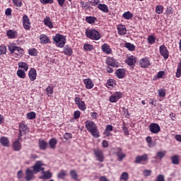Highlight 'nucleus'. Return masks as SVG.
Here are the masks:
<instances>
[{"label":"nucleus","instance_id":"nucleus-20","mask_svg":"<svg viewBox=\"0 0 181 181\" xmlns=\"http://www.w3.org/2000/svg\"><path fill=\"white\" fill-rule=\"evenodd\" d=\"M6 36L8 39H16L18 37V31L8 30L6 31Z\"/></svg>","mask_w":181,"mask_h":181},{"label":"nucleus","instance_id":"nucleus-53","mask_svg":"<svg viewBox=\"0 0 181 181\" xmlns=\"http://www.w3.org/2000/svg\"><path fill=\"white\" fill-rule=\"evenodd\" d=\"M40 2H41L42 5H47V4H54V0H40Z\"/></svg>","mask_w":181,"mask_h":181},{"label":"nucleus","instance_id":"nucleus-61","mask_svg":"<svg viewBox=\"0 0 181 181\" xmlns=\"http://www.w3.org/2000/svg\"><path fill=\"white\" fill-rule=\"evenodd\" d=\"M107 86H110V87H114V86L115 84V81H114V79H109L107 81Z\"/></svg>","mask_w":181,"mask_h":181},{"label":"nucleus","instance_id":"nucleus-28","mask_svg":"<svg viewBox=\"0 0 181 181\" xmlns=\"http://www.w3.org/2000/svg\"><path fill=\"white\" fill-rule=\"evenodd\" d=\"M117 78H124L125 77V70L124 69H118L115 71Z\"/></svg>","mask_w":181,"mask_h":181},{"label":"nucleus","instance_id":"nucleus-26","mask_svg":"<svg viewBox=\"0 0 181 181\" xmlns=\"http://www.w3.org/2000/svg\"><path fill=\"white\" fill-rule=\"evenodd\" d=\"M98 8L100 11H102V12H104V13H108V12H110V10L108 8V6H107L105 4H98Z\"/></svg>","mask_w":181,"mask_h":181},{"label":"nucleus","instance_id":"nucleus-58","mask_svg":"<svg viewBox=\"0 0 181 181\" xmlns=\"http://www.w3.org/2000/svg\"><path fill=\"white\" fill-rule=\"evenodd\" d=\"M159 97H165L166 96V92L165 91V89H160L158 90Z\"/></svg>","mask_w":181,"mask_h":181},{"label":"nucleus","instance_id":"nucleus-19","mask_svg":"<svg viewBox=\"0 0 181 181\" xmlns=\"http://www.w3.org/2000/svg\"><path fill=\"white\" fill-rule=\"evenodd\" d=\"M101 49L102 52H103V53H105L106 54H111V53H112V49H111V47L107 43H104L101 46Z\"/></svg>","mask_w":181,"mask_h":181},{"label":"nucleus","instance_id":"nucleus-57","mask_svg":"<svg viewBox=\"0 0 181 181\" xmlns=\"http://www.w3.org/2000/svg\"><path fill=\"white\" fill-rule=\"evenodd\" d=\"M80 115H81V112H80V110H76L74 112V118L75 119H78V118H80Z\"/></svg>","mask_w":181,"mask_h":181},{"label":"nucleus","instance_id":"nucleus-32","mask_svg":"<svg viewBox=\"0 0 181 181\" xmlns=\"http://www.w3.org/2000/svg\"><path fill=\"white\" fill-rule=\"evenodd\" d=\"M67 176V171L64 170H62L58 174L57 177L58 179H62V180H64L66 179V177Z\"/></svg>","mask_w":181,"mask_h":181},{"label":"nucleus","instance_id":"nucleus-51","mask_svg":"<svg viewBox=\"0 0 181 181\" xmlns=\"http://www.w3.org/2000/svg\"><path fill=\"white\" fill-rule=\"evenodd\" d=\"M117 158H118V160H119V162L122 161V159H124V158H125L127 156V155H125V153H124L122 152V151L119 153L117 155Z\"/></svg>","mask_w":181,"mask_h":181},{"label":"nucleus","instance_id":"nucleus-24","mask_svg":"<svg viewBox=\"0 0 181 181\" xmlns=\"http://www.w3.org/2000/svg\"><path fill=\"white\" fill-rule=\"evenodd\" d=\"M126 63L127 64H128V66H134L135 63H136V57L134 55L130 56L129 58L127 59Z\"/></svg>","mask_w":181,"mask_h":181},{"label":"nucleus","instance_id":"nucleus-18","mask_svg":"<svg viewBox=\"0 0 181 181\" xmlns=\"http://www.w3.org/2000/svg\"><path fill=\"white\" fill-rule=\"evenodd\" d=\"M83 83L87 90H91L94 87V82L90 78L84 79Z\"/></svg>","mask_w":181,"mask_h":181},{"label":"nucleus","instance_id":"nucleus-62","mask_svg":"<svg viewBox=\"0 0 181 181\" xmlns=\"http://www.w3.org/2000/svg\"><path fill=\"white\" fill-rule=\"evenodd\" d=\"M66 0H57V2L61 8H63L64 6V4H66Z\"/></svg>","mask_w":181,"mask_h":181},{"label":"nucleus","instance_id":"nucleus-52","mask_svg":"<svg viewBox=\"0 0 181 181\" xmlns=\"http://www.w3.org/2000/svg\"><path fill=\"white\" fill-rule=\"evenodd\" d=\"M173 13V8L172 6H168L165 10L166 15H172Z\"/></svg>","mask_w":181,"mask_h":181},{"label":"nucleus","instance_id":"nucleus-42","mask_svg":"<svg viewBox=\"0 0 181 181\" xmlns=\"http://www.w3.org/2000/svg\"><path fill=\"white\" fill-rule=\"evenodd\" d=\"M70 176L74 180H77L78 178V175H77V171H76V170H71L70 171Z\"/></svg>","mask_w":181,"mask_h":181},{"label":"nucleus","instance_id":"nucleus-40","mask_svg":"<svg viewBox=\"0 0 181 181\" xmlns=\"http://www.w3.org/2000/svg\"><path fill=\"white\" fill-rule=\"evenodd\" d=\"M83 49L86 52H91V50L94 49V47L93 46V45H90V44H84Z\"/></svg>","mask_w":181,"mask_h":181},{"label":"nucleus","instance_id":"nucleus-31","mask_svg":"<svg viewBox=\"0 0 181 181\" xmlns=\"http://www.w3.org/2000/svg\"><path fill=\"white\" fill-rule=\"evenodd\" d=\"M165 155L166 151H158L157 152L156 156L153 157V159H160L161 160V159H163V158H165Z\"/></svg>","mask_w":181,"mask_h":181},{"label":"nucleus","instance_id":"nucleus-25","mask_svg":"<svg viewBox=\"0 0 181 181\" xmlns=\"http://www.w3.org/2000/svg\"><path fill=\"white\" fill-rule=\"evenodd\" d=\"M38 145H39V148L41 151H46V149L47 148V141H46L45 140H43V139H40Z\"/></svg>","mask_w":181,"mask_h":181},{"label":"nucleus","instance_id":"nucleus-30","mask_svg":"<svg viewBox=\"0 0 181 181\" xmlns=\"http://www.w3.org/2000/svg\"><path fill=\"white\" fill-rule=\"evenodd\" d=\"M49 145L51 149H56V146L57 145V139L52 138L49 141Z\"/></svg>","mask_w":181,"mask_h":181},{"label":"nucleus","instance_id":"nucleus-14","mask_svg":"<svg viewBox=\"0 0 181 181\" xmlns=\"http://www.w3.org/2000/svg\"><path fill=\"white\" fill-rule=\"evenodd\" d=\"M107 66H111V67H118L119 64L117 62V59H114L113 57H107L105 62Z\"/></svg>","mask_w":181,"mask_h":181},{"label":"nucleus","instance_id":"nucleus-41","mask_svg":"<svg viewBox=\"0 0 181 181\" xmlns=\"http://www.w3.org/2000/svg\"><path fill=\"white\" fill-rule=\"evenodd\" d=\"M129 179V174L127 172H124L122 173L120 176V180L127 181Z\"/></svg>","mask_w":181,"mask_h":181},{"label":"nucleus","instance_id":"nucleus-50","mask_svg":"<svg viewBox=\"0 0 181 181\" xmlns=\"http://www.w3.org/2000/svg\"><path fill=\"white\" fill-rule=\"evenodd\" d=\"M117 158H118V160H119V162L122 161V159H124V158H125L127 156V155H125V153H124L122 152V151L119 153L117 155Z\"/></svg>","mask_w":181,"mask_h":181},{"label":"nucleus","instance_id":"nucleus-9","mask_svg":"<svg viewBox=\"0 0 181 181\" xmlns=\"http://www.w3.org/2000/svg\"><path fill=\"white\" fill-rule=\"evenodd\" d=\"M74 101L78 106V108H79L81 111H86L87 110V107L86 106V102L83 101L81 98H75Z\"/></svg>","mask_w":181,"mask_h":181},{"label":"nucleus","instance_id":"nucleus-55","mask_svg":"<svg viewBox=\"0 0 181 181\" xmlns=\"http://www.w3.org/2000/svg\"><path fill=\"white\" fill-rule=\"evenodd\" d=\"M112 149L114 151L115 155H117V154L120 153L121 151H122V148L121 147H116V148H113Z\"/></svg>","mask_w":181,"mask_h":181},{"label":"nucleus","instance_id":"nucleus-8","mask_svg":"<svg viewBox=\"0 0 181 181\" xmlns=\"http://www.w3.org/2000/svg\"><path fill=\"white\" fill-rule=\"evenodd\" d=\"M93 153L97 158V160L99 162H104L105 158H104V153L103 152V150L100 148H95L93 149Z\"/></svg>","mask_w":181,"mask_h":181},{"label":"nucleus","instance_id":"nucleus-3","mask_svg":"<svg viewBox=\"0 0 181 181\" xmlns=\"http://www.w3.org/2000/svg\"><path fill=\"white\" fill-rule=\"evenodd\" d=\"M53 40L55 42L57 47H64L66 42V37L60 34H56L53 37Z\"/></svg>","mask_w":181,"mask_h":181},{"label":"nucleus","instance_id":"nucleus-5","mask_svg":"<svg viewBox=\"0 0 181 181\" xmlns=\"http://www.w3.org/2000/svg\"><path fill=\"white\" fill-rule=\"evenodd\" d=\"M45 166H46V165L43 163V161H37L33 166V170L34 173H39V172H45Z\"/></svg>","mask_w":181,"mask_h":181},{"label":"nucleus","instance_id":"nucleus-7","mask_svg":"<svg viewBox=\"0 0 181 181\" xmlns=\"http://www.w3.org/2000/svg\"><path fill=\"white\" fill-rule=\"evenodd\" d=\"M18 129H19V134H18L19 139H21L22 135H25V134H26L28 131H29V128L23 122H21L19 124Z\"/></svg>","mask_w":181,"mask_h":181},{"label":"nucleus","instance_id":"nucleus-12","mask_svg":"<svg viewBox=\"0 0 181 181\" xmlns=\"http://www.w3.org/2000/svg\"><path fill=\"white\" fill-rule=\"evenodd\" d=\"M23 26L24 28V29H25L26 30H30V19H29V17L25 14L23 16Z\"/></svg>","mask_w":181,"mask_h":181},{"label":"nucleus","instance_id":"nucleus-60","mask_svg":"<svg viewBox=\"0 0 181 181\" xmlns=\"http://www.w3.org/2000/svg\"><path fill=\"white\" fill-rule=\"evenodd\" d=\"M144 176H145L146 177L148 176H151V175H152V170H145L143 172Z\"/></svg>","mask_w":181,"mask_h":181},{"label":"nucleus","instance_id":"nucleus-11","mask_svg":"<svg viewBox=\"0 0 181 181\" xmlns=\"http://www.w3.org/2000/svg\"><path fill=\"white\" fill-rule=\"evenodd\" d=\"M120 98H122V92H115L109 98V101L110 103H117Z\"/></svg>","mask_w":181,"mask_h":181},{"label":"nucleus","instance_id":"nucleus-4","mask_svg":"<svg viewBox=\"0 0 181 181\" xmlns=\"http://www.w3.org/2000/svg\"><path fill=\"white\" fill-rule=\"evenodd\" d=\"M8 50L15 57H18V56H22L25 52L23 48L12 45H8Z\"/></svg>","mask_w":181,"mask_h":181},{"label":"nucleus","instance_id":"nucleus-46","mask_svg":"<svg viewBox=\"0 0 181 181\" xmlns=\"http://www.w3.org/2000/svg\"><path fill=\"white\" fill-rule=\"evenodd\" d=\"M12 1H13V5L17 8H21L22 5H23L22 0H12Z\"/></svg>","mask_w":181,"mask_h":181},{"label":"nucleus","instance_id":"nucleus-17","mask_svg":"<svg viewBox=\"0 0 181 181\" xmlns=\"http://www.w3.org/2000/svg\"><path fill=\"white\" fill-rule=\"evenodd\" d=\"M148 160V155L143 154L141 156H138L136 157L134 163H142V162H146Z\"/></svg>","mask_w":181,"mask_h":181},{"label":"nucleus","instance_id":"nucleus-27","mask_svg":"<svg viewBox=\"0 0 181 181\" xmlns=\"http://www.w3.org/2000/svg\"><path fill=\"white\" fill-rule=\"evenodd\" d=\"M40 40L42 45H47V43H50V39L46 35H40Z\"/></svg>","mask_w":181,"mask_h":181},{"label":"nucleus","instance_id":"nucleus-36","mask_svg":"<svg viewBox=\"0 0 181 181\" xmlns=\"http://www.w3.org/2000/svg\"><path fill=\"white\" fill-rule=\"evenodd\" d=\"M124 47H126V49H128V50H129L130 52H134L135 50V45H134V44L131 42H126L124 44Z\"/></svg>","mask_w":181,"mask_h":181},{"label":"nucleus","instance_id":"nucleus-33","mask_svg":"<svg viewBox=\"0 0 181 181\" xmlns=\"http://www.w3.org/2000/svg\"><path fill=\"white\" fill-rule=\"evenodd\" d=\"M86 22L90 25H93V23H95V22H97V18L95 16H87L86 18Z\"/></svg>","mask_w":181,"mask_h":181},{"label":"nucleus","instance_id":"nucleus-47","mask_svg":"<svg viewBox=\"0 0 181 181\" xmlns=\"http://www.w3.org/2000/svg\"><path fill=\"white\" fill-rule=\"evenodd\" d=\"M28 54L30 56H37V49L35 48H30L28 49Z\"/></svg>","mask_w":181,"mask_h":181},{"label":"nucleus","instance_id":"nucleus-48","mask_svg":"<svg viewBox=\"0 0 181 181\" xmlns=\"http://www.w3.org/2000/svg\"><path fill=\"white\" fill-rule=\"evenodd\" d=\"M48 97H50V95H52V94H53V87L49 86L48 87H47L46 90H45Z\"/></svg>","mask_w":181,"mask_h":181},{"label":"nucleus","instance_id":"nucleus-16","mask_svg":"<svg viewBox=\"0 0 181 181\" xmlns=\"http://www.w3.org/2000/svg\"><path fill=\"white\" fill-rule=\"evenodd\" d=\"M28 77L30 81H35L36 80V77H37V73L36 72V69L35 68H31L28 72Z\"/></svg>","mask_w":181,"mask_h":181},{"label":"nucleus","instance_id":"nucleus-13","mask_svg":"<svg viewBox=\"0 0 181 181\" xmlns=\"http://www.w3.org/2000/svg\"><path fill=\"white\" fill-rule=\"evenodd\" d=\"M149 131L151 134H159L160 132V126L158 123H151L149 125Z\"/></svg>","mask_w":181,"mask_h":181},{"label":"nucleus","instance_id":"nucleus-63","mask_svg":"<svg viewBox=\"0 0 181 181\" xmlns=\"http://www.w3.org/2000/svg\"><path fill=\"white\" fill-rule=\"evenodd\" d=\"M43 173L45 179H50V177H52V173L49 171L44 172Z\"/></svg>","mask_w":181,"mask_h":181},{"label":"nucleus","instance_id":"nucleus-22","mask_svg":"<svg viewBox=\"0 0 181 181\" xmlns=\"http://www.w3.org/2000/svg\"><path fill=\"white\" fill-rule=\"evenodd\" d=\"M0 143L5 148H9L11 146V142L9 141V139L8 137L2 136L0 138Z\"/></svg>","mask_w":181,"mask_h":181},{"label":"nucleus","instance_id":"nucleus-34","mask_svg":"<svg viewBox=\"0 0 181 181\" xmlns=\"http://www.w3.org/2000/svg\"><path fill=\"white\" fill-rule=\"evenodd\" d=\"M64 53L66 56H71L73 54V49L69 46H65L64 47Z\"/></svg>","mask_w":181,"mask_h":181},{"label":"nucleus","instance_id":"nucleus-6","mask_svg":"<svg viewBox=\"0 0 181 181\" xmlns=\"http://www.w3.org/2000/svg\"><path fill=\"white\" fill-rule=\"evenodd\" d=\"M159 53L160 56L163 57L165 60H168L169 59V50L165 45H162L159 47Z\"/></svg>","mask_w":181,"mask_h":181},{"label":"nucleus","instance_id":"nucleus-38","mask_svg":"<svg viewBox=\"0 0 181 181\" xmlns=\"http://www.w3.org/2000/svg\"><path fill=\"white\" fill-rule=\"evenodd\" d=\"M122 16L123 18H124V19L129 20L132 19V18L134 17V14H132L131 11H127L122 14Z\"/></svg>","mask_w":181,"mask_h":181},{"label":"nucleus","instance_id":"nucleus-59","mask_svg":"<svg viewBox=\"0 0 181 181\" xmlns=\"http://www.w3.org/2000/svg\"><path fill=\"white\" fill-rule=\"evenodd\" d=\"M81 8H83V9H88V2H84V1H81Z\"/></svg>","mask_w":181,"mask_h":181},{"label":"nucleus","instance_id":"nucleus-23","mask_svg":"<svg viewBox=\"0 0 181 181\" xmlns=\"http://www.w3.org/2000/svg\"><path fill=\"white\" fill-rule=\"evenodd\" d=\"M117 33L120 36H124L127 33V27L125 25H117Z\"/></svg>","mask_w":181,"mask_h":181},{"label":"nucleus","instance_id":"nucleus-10","mask_svg":"<svg viewBox=\"0 0 181 181\" xmlns=\"http://www.w3.org/2000/svg\"><path fill=\"white\" fill-rule=\"evenodd\" d=\"M139 66L141 69H148L151 66V59L146 57L139 60Z\"/></svg>","mask_w":181,"mask_h":181},{"label":"nucleus","instance_id":"nucleus-49","mask_svg":"<svg viewBox=\"0 0 181 181\" xmlns=\"http://www.w3.org/2000/svg\"><path fill=\"white\" fill-rule=\"evenodd\" d=\"M28 119H35L36 118V113L35 112H30L27 114Z\"/></svg>","mask_w":181,"mask_h":181},{"label":"nucleus","instance_id":"nucleus-43","mask_svg":"<svg viewBox=\"0 0 181 181\" xmlns=\"http://www.w3.org/2000/svg\"><path fill=\"white\" fill-rule=\"evenodd\" d=\"M17 76L20 77V78H26V74L25 73V71L22 69H18L17 71Z\"/></svg>","mask_w":181,"mask_h":181},{"label":"nucleus","instance_id":"nucleus-37","mask_svg":"<svg viewBox=\"0 0 181 181\" xmlns=\"http://www.w3.org/2000/svg\"><path fill=\"white\" fill-rule=\"evenodd\" d=\"M175 77H177V78H180L181 77V61L177 64Z\"/></svg>","mask_w":181,"mask_h":181},{"label":"nucleus","instance_id":"nucleus-29","mask_svg":"<svg viewBox=\"0 0 181 181\" xmlns=\"http://www.w3.org/2000/svg\"><path fill=\"white\" fill-rule=\"evenodd\" d=\"M44 24L45 26L49 28V29H53V28H54L53 25V22H52V20H50V17H47L44 19Z\"/></svg>","mask_w":181,"mask_h":181},{"label":"nucleus","instance_id":"nucleus-21","mask_svg":"<svg viewBox=\"0 0 181 181\" xmlns=\"http://www.w3.org/2000/svg\"><path fill=\"white\" fill-rule=\"evenodd\" d=\"M21 141V139L16 140L13 144H12V148L13 149V151H19L21 149H22V144H21V142L19 141Z\"/></svg>","mask_w":181,"mask_h":181},{"label":"nucleus","instance_id":"nucleus-39","mask_svg":"<svg viewBox=\"0 0 181 181\" xmlns=\"http://www.w3.org/2000/svg\"><path fill=\"white\" fill-rule=\"evenodd\" d=\"M148 45H155L156 42V37L153 35H149L147 38Z\"/></svg>","mask_w":181,"mask_h":181},{"label":"nucleus","instance_id":"nucleus-1","mask_svg":"<svg viewBox=\"0 0 181 181\" xmlns=\"http://www.w3.org/2000/svg\"><path fill=\"white\" fill-rule=\"evenodd\" d=\"M85 127L88 132H90V134L94 136V138H100L98 127H97V124L91 120H87L85 122Z\"/></svg>","mask_w":181,"mask_h":181},{"label":"nucleus","instance_id":"nucleus-35","mask_svg":"<svg viewBox=\"0 0 181 181\" xmlns=\"http://www.w3.org/2000/svg\"><path fill=\"white\" fill-rule=\"evenodd\" d=\"M18 67L19 69H23L24 71H28L29 69V65L26 62H19Z\"/></svg>","mask_w":181,"mask_h":181},{"label":"nucleus","instance_id":"nucleus-15","mask_svg":"<svg viewBox=\"0 0 181 181\" xmlns=\"http://www.w3.org/2000/svg\"><path fill=\"white\" fill-rule=\"evenodd\" d=\"M26 175H25V180L26 181H30L33 180V177H35V172H33V170H30V168H28L25 171Z\"/></svg>","mask_w":181,"mask_h":181},{"label":"nucleus","instance_id":"nucleus-45","mask_svg":"<svg viewBox=\"0 0 181 181\" xmlns=\"http://www.w3.org/2000/svg\"><path fill=\"white\" fill-rule=\"evenodd\" d=\"M156 13H158V15H160L161 13H163V6L158 5L156 7Z\"/></svg>","mask_w":181,"mask_h":181},{"label":"nucleus","instance_id":"nucleus-64","mask_svg":"<svg viewBox=\"0 0 181 181\" xmlns=\"http://www.w3.org/2000/svg\"><path fill=\"white\" fill-rule=\"evenodd\" d=\"M156 181H165V176L163 175H158Z\"/></svg>","mask_w":181,"mask_h":181},{"label":"nucleus","instance_id":"nucleus-54","mask_svg":"<svg viewBox=\"0 0 181 181\" xmlns=\"http://www.w3.org/2000/svg\"><path fill=\"white\" fill-rule=\"evenodd\" d=\"M6 53V46L1 45L0 46V55L5 54Z\"/></svg>","mask_w":181,"mask_h":181},{"label":"nucleus","instance_id":"nucleus-2","mask_svg":"<svg viewBox=\"0 0 181 181\" xmlns=\"http://www.w3.org/2000/svg\"><path fill=\"white\" fill-rule=\"evenodd\" d=\"M85 35L90 40H100L101 39V33L94 28L86 29Z\"/></svg>","mask_w":181,"mask_h":181},{"label":"nucleus","instance_id":"nucleus-56","mask_svg":"<svg viewBox=\"0 0 181 181\" xmlns=\"http://www.w3.org/2000/svg\"><path fill=\"white\" fill-rule=\"evenodd\" d=\"M64 138L66 141H69V139H71V138H73V134H71V133L66 132L64 134Z\"/></svg>","mask_w":181,"mask_h":181},{"label":"nucleus","instance_id":"nucleus-44","mask_svg":"<svg viewBox=\"0 0 181 181\" xmlns=\"http://www.w3.org/2000/svg\"><path fill=\"white\" fill-rule=\"evenodd\" d=\"M173 165H179V156H173L171 157Z\"/></svg>","mask_w":181,"mask_h":181}]
</instances>
